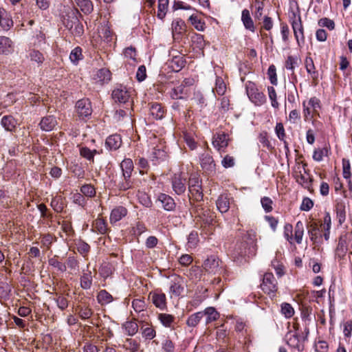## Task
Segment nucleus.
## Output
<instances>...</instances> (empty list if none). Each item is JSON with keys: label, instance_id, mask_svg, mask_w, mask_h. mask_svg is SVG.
<instances>
[{"label": "nucleus", "instance_id": "obj_1", "mask_svg": "<svg viewBox=\"0 0 352 352\" xmlns=\"http://www.w3.org/2000/svg\"><path fill=\"white\" fill-rule=\"evenodd\" d=\"M306 167L307 164L305 163L302 164H298L293 172V176L298 184L312 192L314 191L312 187L313 179L307 170Z\"/></svg>", "mask_w": 352, "mask_h": 352}, {"label": "nucleus", "instance_id": "obj_2", "mask_svg": "<svg viewBox=\"0 0 352 352\" xmlns=\"http://www.w3.org/2000/svg\"><path fill=\"white\" fill-rule=\"evenodd\" d=\"M214 217V213L208 208H200L196 210V224L204 229H207L212 225Z\"/></svg>", "mask_w": 352, "mask_h": 352}, {"label": "nucleus", "instance_id": "obj_3", "mask_svg": "<svg viewBox=\"0 0 352 352\" xmlns=\"http://www.w3.org/2000/svg\"><path fill=\"white\" fill-rule=\"evenodd\" d=\"M261 288L262 291L273 298L276 296L278 291L277 281L274 278V275L271 272H266L263 275V282L261 284Z\"/></svg>", "mask_w": 352, "mask_h": 352}, {"label": "nucleus", "instance_id": "obj_4", "mask_svg": "<svg viewBox=\"0 0 352 352\" xmlns=\"http://www.w3.org/2000/svg\"><path fill=\"white\" fill-rule=\"evenodd\" d=\"M305 334L302 336L299 335L298 329L289 331L285 337L288 345L292 348L300 349L302 342L306 339L309 334V331L307 328H305Z\"/></svg>", "mask_w": 352, "mask_h": 352}, {"label": "nucleus", "instance_id": "obj_5", "mask_svg": "<svg viewBox=\"0 0 352 352\" xmlns=\"http://www.w3.org/2000/svg\"><path fill=\"white\" fill-rule=\"evenodd\" d=\"M188 190L190 192V199H193L196 201L202 200L204 194L198 178L194 177L189 179Z\"/></svg>", "mask_w": 352, "mask_h": 352}, {"label": "nucleus", "instance_id": "obj_6", "mask_svg": "<svg viewBox=\"0 0 352 352\" xmlns=\"http://www.w3.org/2000/svg\"><path fill=\"white\" fill-rule=\"evenodd\" d=\"M132 307L135 312L138 314L137 319H140V322H145L148 318L146 311V304L144 298H137L132 301Z\"/></svg>", "mask_w": 352, "mask_h": 352}, {"label": "nucleus", "instance_id": "obj_7", "mask_svg": "<svg viewBox=\"0 0 352 352\" xmlns=\"http://www.w3.org/2000/svg\"><path fill=\"white\" fill-rule=\"evenodd\" d=\"M75 107L78 117L82 119L90 116L92 113L91 102L87 98L78 100Z\"/></svg>", "mask_w": 352, "mask_h": 352}, {"label": "nucleus", "instance_id": "obj_8", "mask_svg": "<svg viewBox=\"0 0 352 352\" xmlns=\"http://www.w3.org/2000/svg\"><path fill=\"white\" fill-rule=\"evenodd\" d=\"M186 178L182 173H175L172 178V187L177 195L183 194L186 191Z\"/></svg>", "mask_w": 352, "mask_h": 352}, {"label": "nucleus", "instance_id": "obj_9", "mask_svg": "<svg viewBox=\"0 0 352 352\" xmlns=\"http://www.w3.org/2000/svg\"><path fill=\"white\" fill-rule=\"evenodd\" d=\"M220 263L221 261L218 257L215 256H210L204 261L202 267L208 273L216 274L219 272L221 270Z\"/></svg>", "mask_w": 352, "mask_h": 352}, {"label": "nucleus", "instance_id": "obj_10", "mask_svg": "<svg viewBox=\"0 0 352 352\" xmlns=\"http://www.w3.org/2000/svg\"><path fill=\"white\" fill-rule=\"evenodd\" d=\"M229 135L225 132H219L216 133L212 139V145L219 151L224 150L228 146L230 141Z\"/></svg>", "mask_w": 352, "mask_h": 352}, {"label": "nucleus", "instance_id": "obj_11", "mask_svg": "<svg viewBox=\"0 0 352 352\" xmlns=\"http://www.w3.org/2000/svg\"><path fill=\"white\" fill-rule=\"evenodd\" d=\"M14 25V21L10 12L0 7V27L3 31L10 30Z\"/></svg>", "mask_w": 352, "mask_h": 352}, {"label": "nucleus", "instance_id": "obj_12", "mask_svg": "<svg viewBox=\"0 0 352 352\" xmlns=\"http://www.w3.org/2000/svg\"><path fill=\"white\" fill-rule=\"evenodd\" d=\"M184 280L179 276L175 275L172 276L170 285V292L175 296H179L184 291Z\"/></svg>", "mask_w": 352, "mask_h": 352}, {"label": "nucleus", "instance_id": "obj_13", "mask_svg": "<svg viewBox=\"0 0 352 352\" xmlns=\"http://www.w3.org/2000/svg\"><path fill=\"white\" fill-rule=\"evenodd\" d=\"M292 25L298 45L300 46L301 43L305 42L304 30L300 16H298V19L295 18L292 23Z\"/></svg>", "mask_w": 352, "mask_h": 352}, {"label": "nucleus", "instance_id": "obj_14", "mask_svg": "<svg viewBox=\"0 0 352 352\" xmlns=\"http://www.w3.org/2000/svg\"><path fill=\"white\" fill-rule=\"evenodd\" d=\"M111 97L116 102L126 104L129 102L130 94L125 87L120 86L113 91Z\"/></svg>", "mask_w": 352, "mask_h": 352}, {"label": "nucleus", "instance_id": "obj_15", "mask_svg": "<svg viewBox=\"0 0 352 352\" xmlns=\"http://www.w3.org/2000/svg\"><path fill=\"white\" fill-rule=\"evenodd\" d=\"M247 92L249 98L256 105H261L265 101V95L254 87H248Z\"/></svg>", "mask_w": 352, "mask_h": 352}, {"label": "nucleus", "instance_id": "obj_16", "mask_svg": "<svg viewBox=\"0 0 352 352\" xmlns=\"http://www.w3.org/2000/svg\"><path fill=\"white\" fill-rule=\"evenodd\" d=\"M201 166L205 171L212 173L215 170V163L212 157L206 153L203 154L201 157Z\"/></svg>", "mask_w": 352, "mask_h": 352}, {"label": "nucleus", "instance_id": "obj_17", "mask_svg": "<svg viewBox=\"0 0 352 352\" xmlns=\"http://www.w3.org/2000/svg\"><path fill=\"white\" fill-rule=\"evenodd\" d=\"M14 50L13 43L7 36H0V54H9Z\"/></svg>", "mask_w": 352, "mask_h": 352}, {"label": "nucleus", "instance_id": "obj_18", "mask_svg": "<svg viewBox=\"0 0 352 352\" xmlns=\"http://www.w3.org/2000/svg\"><path fill=\"white\" fill-rule=\"evenodd\" d=\"M94 79L100 85L107 84L110 80V71L106 68L100 69L94 74Z\"/></svg>", "mask_w": 352, "mask_h": 352}, {"label": "nucleus", "instance_id": "obj_19", "mask_svg": "<svg viewBox=\"0 0 352 352\" xmlns=\"http://www.w3.org/2000/svg\"><path fill=\"white\" fill-rule=\"evenodd\" d=\"M74 21H72L71 24L67 22L65 26L71 30L72 34L75 36H80L84 33L83 25L77 18H74Z\"/></svg>", "mask_w": 352, "mask_h": 352}, {"label": "nucleus", "instance_id": "obj_20", "mask_svg": "<svg viewBox=\"0 0 352 352\" xmlns=\"http://www.w3.org/2000/svg\"><path fill=\"white\" fill-rule=\"evenodd\" d=\"M56 124V120L53 116H48L43 118L39 123L41 129L45 131H52Z\"/></svg>", "mask_w": 352, "mask_h": 352}, {"label": "nucleus", "instance_id": "obj_21", "mask_svg": "<svg viewBox=\"0 0 352 352\" xmlns=\"http://www.w3.org/2000/svg\"><path fill=\"white\" fill-rule=\"evenodd\" d=\"M241 20L247 30L252 32L255 31L256 28L248 10L245 9L242 11Z\"/></svg>", "mask_w": 352, "mask_h": 352}, {"label": "nucleus", "instance_id": "obj_22", "mask_svg": "<svg viewBox=\"0 0 352 352\" xmlns=\"http://www.w3.org/2000/svg\"><path fill=\"white\" fill-rule=\"evenodd\" d=\"M158 200L162 203L163 208L168 211L173 210L175 207L173 199L168 195L160 194Z\"/></svg>", "mask_w": 352, "mask_h": 352}, {"label": "nucleus", "instance_id": "obj_23", "mask_svg": "<svg viewBox=\"0 0 352 352\" xmlns=\"http://www.w3.org/2000/svg\"><path fill=\"white\" fill-rule=\"evenodd\" d=\"M188 89L186 88V85L181 84L173 88L170 94V97L174 100L183 99L187 95Z\"/></svg>", "mask_w": 352, "mask_h": 352}, {"label": "nucleus", "instance_id": "obj_24", "mask_svg": "<svg viewBox=\"0 0 352 352\" xmlns=\"http://www.w3.org/2000/svg\"><path fill=\"white\" fill-rule=\"evenodd\" d=\"M151 295V300L155 306L160 309L166 308V298L164 294L154 293Z\"/></svg>", "mask_w": 352, "mask_h": 352}, {"label": "nucleus", "instance_id": "obj_25", "mask_svg": "<svg viewBox=\"0 0 352 352\" xmlns=\"http://www.w3.org/2000/svg\"><path fill=\"white\" fill-rule=\"evenodd\" d=\"M347 250L348 244L346 236H340L336 250V254L340 258H342L346 255Z\"/></svg>", "mask_w": 352, "mask_h": 352}, {"label": "nucleus", "instance_id": "obj_26", "mask_svg": "<svg viewBox=\"0 0 352 352\" xmlns=\"http://www.w3.org/2000/svg\"><path fill=\"white\" fill-rule=\"evenodd\" d=\"M150 115L155 120H160L164 116V109L159 103H153L150 107Z\"/></svg>", "mask_w": 352, "mask_h": 352}, {"label": "nucleus", "instance_id": "obj_27", "mask_svg": "<svg viewBox=\"0 0 352 352\" xmlns=\"http://www.w3.org/2000/svg\"><path fill=\"white\" fill-rule=\"evenodd\" d=\"M127 214V210L125 207L119 206L111 210V222L120 221Z\"/></svg>", "mask_w": 352, "mask_h": 352}, {"label": "nucleus", "instance_id": "obj_28", "mask_svg": "<svg viewBox=\"0 0 352 352\" xmlns=\"http://www.w3.org/2000/svg\"><path fill=\"white\" fill-rule=\"evenodd\" d=\"M17 122L12 116H4L1 119V124L8 131L15 130Z\"/></svg>", "mask_w": 352, "mask_h": 352}, {"label": "nucleus", "instance_id": "obj_29", "mask_svg": "<svg viewBox=\"0 0 352 352\" xmlns=\"http://www.w3.org/2000/svg\"><path fill=\"white\" fill-rule=\"evenodd\" d=\"M218 210L221 212H226L230 208V201L226 195H220L216 202Z\"/></svg>", "mask_w": 352, "mask_h": 352}, {"label": "nucleus", "instance_id": "obj_30", "mask_svg": "<svg viewBox=\"0 0 352 352\" xmlns=\"http://www.w3.org/2000/svg\"><path fill=\"white\" fill-rule=\"evenodd\" d=\"M304 224L301 221H298L294 228V235L293 239L298 243L300 244L302 241V236L304 234Z\"/></svg>", "mask_w": 352, "mask_h": 352}, {"label": "nucleus", "instance_id": "obj_31", "mask_svg": "<svg viewBox=\"0 0 352 352\" xmlns=\"http://www.w3.org/2000/svg\"><path fill=\"white\" fill-rule=\"evenodd\" d=\"M137 318H133L130 321H126L124 324V329L129 336L135 335L138 331V325L136 322Z\"/></svg>", "mask_w": 352, "mask_h": 352}, {"label": "nucleus", "instance_id": "obj_32", "mask_svg": "<svg viewBox=\"0 0 352 352\" xmlns=\"http://www.w3.org/2000/svg\"><path fill=\"white\" fill-rule=\"evenodd\" d=\"M336 217L340 225L344 223L346 220V208L344 203H338L336 206Z\"/></svg>", "mask_w": 352, "mask_h": 352}, {"label": "nucleus", "instance_id": "obj_33", "mask_svg": "<svg viewBox=\"0 0 352 352\" xmlns=\"http://www.w3.org/2000/svg\"><path fill=\"white\" fill-rule=\"evenodd\" d=\"M82 50L80 47H76L69 54V59L74 65H78L83 59Z\"/></svg>", "mask_w": 352, "mask_h": 352}, {"label": "nucleus", "instance_id": "obj_34", "mask_svg": "<svg viewBox=\"0 0 352 352\" xmlns=\"http://www.w3.org/2000/svg\"><path fill=\"white\" fill-rule=\"evenodd\" d=\"M92 285V276L91 272L87 270L83 272L80 277V286L84 289H89Z\"/></svg>", "mask_w": 352, "mask_h": 352}, {"label": "nucleus", "instance_id": "obj_35", "mask_svg": "<svg viewBox=\"0 0 352 352\" xmlns=\"http://www.w3.org/2000/svg\"><path fill=\"white\" fill-rule=\"evenodd\" d=\"M78 6L81 11L85 14L90 13L93 10V5L89 0H72Z\"/></svg>", "mask_w": 352, "mask_h": 352}, {"label": "nucleus", "instance_id": "obj_36", "mask_svg": "<svg viewBox=\"0 0 352 352\" xmlns=\"http://www.w3.org/2000/svg\"><path fill=\"white\" fill-rule=\"evenodd\" d=\"M202 313L206 316V323L208 324L211 322L215 321L219 318V314L214 307H207Z\"/></svg>", "mask_w": 352, "mask_h": 352}, {"label": "nucleus", "instance_id": "obj_37", "mask_svg": "<svg viewBox=\"0 0 352 352\" xmlns=\"http://www.w3.org/2000/svg\"><path fill=\"white\" fill-rule=\"evenodd\" d=\"M120 167L122 170L123 176L125 178L126 177H129L133 168V164L132 160L131 159L124 160L120 164Z\"/></svg>", "mask_w": 352, "mask_h": 352}, {"label": "nucleus", "instance_id": "obj_38", "mask_svg": "<svg viewBox=\"0 0 352 352\" xmlns=\"http://www.w3.org/2000/svg\"><path fill=\"white\" fill-rule=\"evenodd\" d=\"M157 318L160 322L166 327H171L172 324L175 321V317L169 314H159Z\"/></svg>", "mask_w": 352, "mask_h": 352}, {"label": "nucleus", "instance_id": "obj_39", "mask_svg": "<svg viewBox=\"0 0 352 352\" xmlns=\"http://www.w3.org/2000/svg\"><path fill=\"white\" fill-rule=\"evenodd\" d=\"M204 316V314L202 313V311H199L190 315L187 319V325L191 327H196L199 324V322H200L201 319L203 318Z\"/></svg>", "mask_w": 352, "mask_h": 352}, {"label": "nucleus", "instance_id": "obj_40", "mask_svg": "<svg viewBox=\"0 0 352 352\" xmlns=\"http://www.w3.org/2000/svg\"><path fill=\"white\" fill-rule=\"evenodd\" d=\"M94 226L95 229L102 234L108 233L107 223L102 218L98 217L97 219H96L94 223Z\"/></svg>", "mask_w": 352, "mask_h": 352}, {"label": "nucleus", "instance_id": "obj_41", "mask_svg": "<svg viewBox=\"0 0 352 352\" xmlns=\"http://www.w3.org/2000/svg\"><path fill=\"white\" fill-rule=\"evenodd\" d=\"M329 153V149L325 146L323 148H318L314 150L313 154V159L315 161L320 162L323 160L324 157H327Z\"/></svg>", "mask_w": 352, "mask_h": 352}, {"label": "nucleus", "instance_id": "obj_42", "mask_svg": "<svg viewBox=\"0 0 352 352\" xmlns=\"http://www.w3.org/2000/svg\"><path fill=\"white\" fill-rule=\"evenodd\" d=\"M168 8V0H158L157 17L163 19L167 12Z\"/></svg>", "mask_w": 352, "mask_h": 352}, {"label": "nucleus", "instance_id": "obj_43", "mask_svg": "<svg viewBox=\"0 0 352 352\" xmlns=\"http://www.w3.org/2000/svg\"><path fill=\"white\" fill-rule=\"evenodd\" d=\"M185 64L186 61L183 57L175 56L170 62V67L173 71L179 72L185 66Z\"/></svg>", "mask_w": 352, "mask_h": 352}, {"label": "nucleus", "instance_id": "obj_44", "mask_svg": "<svg viewBox=\"0 0 352 352\" xmlns=\"http://www.w3.org/2000/svg\"><path fill=\"white\" fill-rule=\"evenodd\" d=\"M191 24L198 31H204L205 29V23L197 15H191L189 17Z\"/></svg>", "mask_w": 352, "mask_h": 352}, {"label": "nucleus", "instance_id": "obj_45", "mask_svg": "<svg viewBox=\"0 0 352 352\" xmlns=\"http://www.w3.org/2000/svg\"><path fill=\"white\" fill-rule=\"evenodd\" d=\"M300 61V59L298 57L288 56L285 63V68L294 73L295 67L299 64Z\"/></svg>", "mask_w": 352, "mask_h": 352}, {"label": "nucleus", "instance_id": "obj_46", "mask_svg": "<svg viewBox=\"0 0 352 352\" xmlns=\"http://www.w3.org/2000/svg\"><path fill=\"white\" fill-rule=\"evenodd\" d=\"M29 57L32 61H35L38 65L42 64L45 60L43 54L36 50H30L29 53Z\"/></svg>", "mask_w": 352, "mask_h": 352}, {"label": "nucleus", "instance_id": "obj_47", "mask_svg": "<svg viewBox=\"0 0 352 352\" xmlns=\"http://www.w3.org/2000/svg\"><path fill=\"white\" fill-rule=\"evenodd\" d=\"M97 299L102 306L107 305L110 302V294L106 290H100Z\"/></svg>", "mask_w": 352, "mask_h": 352}, {"label": "nucleus", "instance_id": "obj_48", "mask_svg": "<svg viewBox=\"0 0 352 352\" xmlns=\"http://www.w3.org/2000/svg\"><path fill=\"white\" fill-rule=\"evenodd\" d=\"M49 265L57 268L59 271L63 272L66 271V265L65 264L58 261L57 256H54V257L51 258L48 261Z\"/></svg>", "mask_w": 352, "mask_h": 352}, {"label": "nucleus", "instance_id": "obj_49", "mask_svg": "<svg viewBox=\"0 0 352 352\" xmlns=\"http://www.w3.org/2000/svg\"><path fill=\"white\" fill-rule=\"evenodd\" d=\"M281 312L286 318H291L294 314V309L289 303L284 302L281 305Z\"/></svg>", "mask_w": 352, "mask_h": 352}, {"label": "nucleus", "instance_id": "obj_50", "mask_svg": "<svg viewBox=\"0 0 352 352\" xmlns=\"http://www.w3.org/2000/svg\"><path fill=\"white\" fill-rule=\"evenodd\" d=\"M80 192L86 197H93L96 195V190L90 184H85L80 188Z\"/></svg>", "mask_w": 352, "mask_h": 352}, {"label": "nucleus", "instance_id": "obj_51", "mask_svg": "<svg viewBox=\"0 0 352 352\" xmlns=\"http://www.w3.org/2000/svg\"><path fill=\"white\" fill-rule=\"evenodd\" d=\"M309 105L312 108V116L319 115L318 109H320V100L316 97L311 98L309 100Z\"/></svg>", "mask_w": 352, "mask_h": 352}, {"label": "nucleus", "instance_id": "obj_52", "mask_svg": "<svg viewBox=\"0 0 352 352\" xmlns=\"http://www.w3.org/2000/svg\"><path fill=\"white\" fill-rule=\"evenodd\" d=\"M319 232V228L316 223H312L309 226L308 233L310 237V239L312 241H316L318 234Z\"/></svg>", "mask_w": 352, "mask_h": 352}, {"label": "nucleus", "instance_id": "obj_53", "mask_svg": "<svg viewBox=\"0 0 352 352\" xmlns=\"http://www.w3.org/2000/svg\"><path fill=\"white\" fill-rule=\"evenodd\" d=\"M342 170L344 178L349 179L351 177V165L349 160L346 159L342 160Z\"/></svg>", "mask_w": 352, "mask_h": 352}, {"label": "nucleus", "instance_id": "obj_54", "mask_svg": "<svg viewBox=\"0 0 352 352\" xmlns=\"http://www.w3.org/2000/svg\"><path fill=\"white\" fill-rule=\"evenodd\" d=\"M96 151H91L87 147H82L80 149V154L82 157L86 158L89 161H93Z\"/></svg>", "mask_w": 352, "mask_h": 352}, {"label": "nucleus", "instance_id": "obj_55", "mask_svg": "<svg viewBox=\"0 0 352 352\" xmlns=\"http://www.w3.org/2000/svg\"><path fill=\"white\" fill-rule=\"evenodd\" d=\"M142 336L146 339L152 340L155 337L156 332L153 327H142Z\"/></svg>", "mask_w": 352, "mask_h": 352}, {"label": "nucleus", "instance_id": "obj_56", "mask_svg": "<svg viewBox=\"0 0 352 352\" xmlns=\"http://www.w3.org/2000/svg\"><path fill=\"white\" fill-rule=\"evenodd\" d=\"M263 208L266 212H270L273 210V201L267 197H264L261 200Z\"/></svg>", "mask_w": 352, "mask_h": 352}, {"label": "nucleus", "instance_id": "obj_57", "mask_svg": "<svg viewBox=\"0 0 352 352\" xmlns=\"http://www.w3.org/2000/svg\"><path fill=\"white\" fill-rule=\"evenodd\" d=\"M267 75L270 82L276 85L277 84L276 69L274 65H271L267 70Z\"/></svg>", "mask_w": 352, "mask_h": 352}, {"label": "nucleus", "instance_id": "obj_58", "mask_svg": "<svg viewBox=\"0 0 352 352\" xmlns=\"http://www.w3.org/2000/svg\"><path fill=\"white\" fill-rule=\"evenodd\" d=\"M54 241H56V237H54L51 234H47L43 235L41 239V243L43 246L49 249Z\"/></svg>", "mask_w": 352, "mask_h": 352}, {"label": "nucleus", "instance_id": "obj_59", "mask_svg": "<svg viewBox=\"0 0 352 352\" xmlns=\"http://www.w3.org/2000/svg\"><path fill=\"white\" fill-rule=\"evenodd\" d=\"M305 67L307 72L311 74L314 75L316 73V67L314 63V60L311 57H306L305 60Z\"/></svg>", "mask_w": 352, "mask_h": 352}, {"label": "nucleus", "instance_id": "obj_60", "mask_svg": "<svg viewBox=\"0 0 352 352\" xmlns=\"http://www.w3.org/2000/svg\"><path fill=\"white\" fill-rule=\"evenodd\" d=\"M255 12L254 13L255 19L260 20L263 16V10L264 8V2H254Z\"/></svg>", "mask_w": 352, "mask_h": 352}, {"label": "nucleus", "instance_id": "obj_61", "mask_svg": "<svg viewBox=\"0 0 352 352\" xmlns=\"http://www.w3.org/2000/svg\"><path fill=\"white\" fill-rule=\"evenodd\" d=\"M267 89L269 97L272 102V106L274 108H278L279 104L276 99L277 96L275 89L273 87H269Z\"/></svg>", "mask_w": 352, "mask_h": 352}, {"label": "nucleus", "instance_id": "obj_62", "mask_svg": "<svg viewBox=\"0 0 352 352\" xmlns=\"http://www.w3.org/2000/svg\"><path fill=\"white\" fill-rule=\"evenodd\" d=\"M293 226L290 223H287L284 226V236L286 239L289 242L290 244H292L293 241Z\"/></svg>", "mask_w": 352, "mask_h": 352}, {"label": "nucleus", "instance_id": "obj_63", "mask_svg": "<svg viewBox=\"0 0 352 352\" xmlns=\"http://www.w3.org/2000/svg\"><path fill=\"white\" fill-rule=\"evenodd\" d=\"M226 86L221 78H217L216 80L215 90L218 95L222 96L225 94Z\"/></svg>", "mask_w": 352, "mask_h": 352}, {"label": "nucleus", "instance_id": "obj_64", "mask_svg": "<svg viewBox=\"0 0 352 352\" xmlns=\"http://www.w3.org/2000/svg\"><path fill=\"white\" fill-rule=\"evenodd\" d=\"M318 24L320 26L326 27L329 30H332L335 28V23L333 20L328 18H322L319 20Z\"/></svg>", "mask_w": 352, "mask_h": 352}]
</instances>
